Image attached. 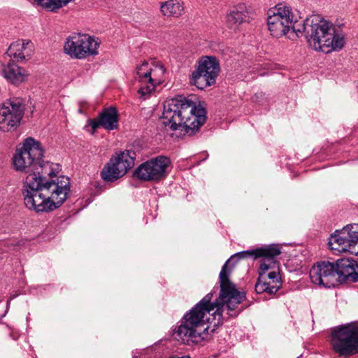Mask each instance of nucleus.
I'll list each match as a JSON object with an SVG mask.
<instances>
[{
	"instance_id": "obj_1",
	"label": "nucleus",
	"mask_w": 358,
	"mask_h": 358,
	"mask_svg": "<svg viewBox=\"0 0 358 358\" xmlns=\"http://www.w3.org/2000/svg\"><path fill=\"white\" fill-rule=\"evenodd\" d=\"M229 273L225 265L220 273V293L212 302L213 292L207 294L182 318L180 324L173 330V336L181 343L190 345L208 340L215 328L223 322V313L228 317H237L242 309L238 306L245 299L234 284L227 278Z\"/></svg>"
},
{
	"instance_id": "obj_2",
	"label": "nucleus",
	"mask_w": 358,
	"mask_h": 358,
	"mask_svg": "<svg viewBox=\"0 0 358 358\" xmlns=\"http://www.w3.org/2000/svg\"><path fill=\"white\" fill-rule=\"evenodd\" d=\"M206 114L205 108L200 103L178 96L164 102L163 124L166 130H184L192 134L206 122Z\"/></svg>"
},
{
	"instance_id": "obj_3",
	"label": "nucleus",
	"mask_w": 358,
	"mask_h": 358,
	"mask_svg": "<svg viewBox=\"0 0 358 358\" xmlns=\"http://www.w3.org/2000/svg\"><path fill=\"white\" fill-rule=\"evenodd\" d=\"M310 45L317 51L329 53L338 51L345 44L344 36L336 31L334 24L318 15L307 17L302 26Z\"/></svg>"
},
{
	"instance_id": "obj_4",
	"label": "nucleus",
	"mask_w": 358,
	"mask_h": 358,
	"mask_svg": "<svg viewBox=\"0 0 358 358\" xmlns=\"http://www.w3.org/2000/svg\"><path fill=\"white\" fill-rule=\"evenodd\" d=\"M26 177V189L23 191L24 199L35 201L36 198L42 201H65L70 194L69 178L60 176L56 180L44 182L39 171L27 173Z\"/></svg>"
},
{
	"instance_id": "obj_5",
	"label": "nucleus",
	"mask_w": 358,
	"mask_h": 358,
	"mask_svg": "<svg viewBox=\"0 0 358 358\" xmlns=\"http://www.w3.org/2000/svg\"><path fill=\"white\" fill-rule=\"evenodd\" d=\"M267 26L271 34L276 38L285 36L291 29L296 35L302 33L300 29H296L294 24L297 16L291 6L285 3H278L268 10L267 13Z\"/></svg>"
},
{
	"instance_id": "obj_6",
	"label": "nucleus",
	"mask_w": 358,
	"mask_h": 358,
	"mask_svg": "<svg viewBox=\"0 0 358 358\" xmlns=\"http://www.w3.org/2000/svg\"><path fill=\"white\" fill-rule=\"evenodd\" d=\"M265 254L262 256L259 268V278L255 285V291L258 294L266 292L269 294H275L281 287L279 262L275 257Z\"/></svg>"
},
{
	"instance_id": "obj_7",
	"label": "nucleus",
	"mask_w": 358,
	"mask_h": 358,
	"mask_svg": "<svg viewBox=\"0 0 358 358\" xmlns=\"http://www.w3.org/2000/svg\"><path fill=\"white\" fill-rule=\"evenodd\" d=\"M330 344L334 352L344 357L358 353V322L334 329L331 334Z\"/></svg>"
},
{
	"instance_id": "obj_8",
	"label": "nucleus",
	"mask_w": 358,
	"mask_h": 358,
	"mask_svg": "<svg viewBox=\"0 0 358 358\" xmlns=\"http://www.w3.org/2000/svg\"><path fill=\"white\" fill-rule=\"evenodd\" d=\"M164 73L165 68L161 63L151 66L143 62L138 66L134 79L140 97L143 99L148 98L155 87L163 82Z\"/></svg>"
},
{
	"instance_id": "obj_9",
	"label": "nucleus",
	"mask_w": 358,
	"mask_h": 358,
	"mask_svg": "<svg viewBox=\"0 0 358 358\" xmlns=\"http://www.w3.org/2000/svg\"><path fill=\"white\" fill-rule=\"evenodd\" d=\"M43 154L44 150L41 143L29 137L23 141L22 146L15 150L13 157L14 169L25 173L34 171Z\"/></svg>"
},
{
	"instance_id": "obj_10",
	"label": "nucleus",
	"mask_w": 358,
	"mask_h": 358,
	"mask_svg": "<svg viewBox=\"0 0 358 358\" xmlns=\"http://www.w3.org/2000/svg\"><path fill=\"white\" fill-rule=\"evenodd\" d=\"M135 158L136 153L132 150L115 153L101 170V178L108 182L117 180L134 166Z\"/></svg>"
},
{
	"instance_id": "obj_11",
	"label": "nucleus",
	"mask_w": 358,
	"mask_h": 358,
	"mask_svg": "<svg viewBox=\"0 0 358 358\" xmlns=\"http://www.w3.org/2000/svg\"><path fill=\"white\" fill-rule=\"evenodd\" d=\"M98 38L87 34H76L69 36L64 44V51L73 59H83L98 54Z\"/></svg>"
},
{
	"instance_id": "obj_12",
	"label": "nucleus",
	"mask_w": 358,
	"mask_h": 358,
	"mask_svg": "<svg viewBox=\"0 0 358 358\" xmlns=\"http://www.w3.org/2000/svg\"><path fill=\"white\" fill-rule=\"evenodd\" d=\"M220 71L219 61L213 56L202 57L192 73L190 83L203 90L215 83Z\"/></svg>"
},
{
	"instance_id": "obj_13",
	"label": "nucleus",
	"mask_w": 358,
	"mask_h": 358,
	"mask_svg": "<svg viewBox=\"0 0 358 358\" xmlns=\"http://www.w3.org/2000/svg\"><path fill=\"white\" fill-rule=\"evenodd\" d=\"M22 99L13 97L0 105V130L8 132L15 130L20 125L24 113Z\"/></svg>"
},
{
	"instance_id": "obj_14",
	"label": "nucleus",
	"mask_w": 358,
	"mask_h": 358,
	"mask_svg": "<svg viewBox=\"0 0 358 358\" xmlns=\"http://www.w3.org/2000/svg\"><path fill=\"white\" fill-rule=\"evenodd\" d=\"M329 248L335 252H349L358 255V224H349L341 230H336L329 238Z\"/></svg>"
},
{
	"instance_id": "obj_15",
	"label": "nucleus",
	"mask_w": 358,
	"mask_h": 358,
	"mask_svg": "<svg viewBox=\"0 0 358 358\" xmlns=\"http://www.w3.org/2000/svg\"><path fill=\"white\" fill-rule=\"evenodd\" d=\"M170 164L169 157L159 155L141 164L136 169L134 175L142 180L158 181L166 176Z\"/></svg>"
},
{
	"instance_id": "obj_16",
	"label": "nucleus",
	"mask_w": 358,
	"mask_h": 358,
	"mask_svg": "<svg viewBox=\"0 0 358 358\" xmlns=\"http://www.w3.org/2000/svg\"><path fill=\"white\" fill-rule=\"evenodd\" d=\"M309 275L313 283L324 287H334L339 282L335 262L329 261L317 262L311 267Z\"/></svg>"
},
{
	"instance_id": "obj_17",
	"label": "nucleus",
	"mask_w": 358,
	"mask_h": 358,
	"mask_svg": "<svg viewBox=\"0 0 358 358\" xmlns=\"http://www.w3.org/2000/svg\"><path fill=\"white\" fill-rule=\"evenodd\" d=\"M281 253L280 247L278 245L272 244L269 245H266L264 247L258 248L254 250H245L237 252L234 255L229 259L225 264L223 265L222 268L227 265V271L229 273L227 275V278L229 280V277L231 273L232 267H229V265L231 261L234 259H245V258H253L255 259L262 257V256L265 254H267L271 256L273 255H280Z\"/></svg>"
},
{
	"instance_id": "obj_18",
	"label": "nucleus",
	"mask_w": 358,
	"mask_h": 358,
	"mask_svg": "<svg viewBox=\"0 0 358 358\" xmlns=\"http://www.w3.org/2000/svg\"><path fill=\"white\" fill-rule=\"evenodd\" d=\"M88 122L92 127L93 133L101 127L109 131L116 129L118 127L117 111L113 107L105 108L99 114L98 118L90 119Z\"/></svg>"
},
{
	"instance_id": "obj_19",
	"label": "nucleus",
	"mask_w": 358,
	"mask_h": 358,
	"mask_svg": "<svg viewBox=\"0 0 358 358\" xmlns=\"http://www.w3.org/2000/svg\"><path fill=\"white\" fill-rule=\"evenodd\" d=\"M339 282L343 280L358 281V264L352 259H341L335 262Z\"/></svg>"
},
{
	"instance_id": "obj_20",
	"label": "nucleus",
	"mask_w": 358,
	"mask_h": 358,
	"mask_svg": "<svg viewBox=\"0 0 358 358\" xmlns=\"http://www.w3.org/2000/svg\"><path fill=\"white\" fill-rule=\"evenodd\" d=\"M33 50L34 45L31 41L21 40L10 44L8 49V54L17 62H22L31 57Z\"/></svg>"
},
{
	"instance_id": "obj_21",
	"label": "nucleus",
	"mask_w": 358,
	"mask_h": 358,
	"mask_svg": "<svg viewBox=\"0 0 358 358\" xmlns=\"http://www.w3.org/2000/svg\"><path fill=\"white\" fill-rule=\"evenodd\" d=\"M2 75L11 83L18 85L24 81L26 77L28 76V73L24 69L20 67L13 62L10 61L7 66L3 68Z\"/></svg>"
},
{
	"instance_id": "obj_22",
	"label": "nucleus",
	"mask_w": 358,
	"mask_h": 358,
	"mask_svg": "<svg viewBox=\"0 0 358 358\" xmlns=\"http://www.w3.org/2000/svg\"><path fill=\"white\" fill-rule=\"evenodd\" d=\"M248 12L244 5H239L231 10L227 15L226 22L230 29L236 30L240 24L246 20Z\"/></svg>"
},
{
	"instance_id": "obj_23",
	"label": "nucleus",
	"mask_w": 358,
	"mask_h": 358,
	"mask_svg": "<svg viewBox=\"0 0 358 358\" xmlns=\"http://www.w3.org/2000/svg\"><path fill=\"white\" fill-rule=\"evenodd\" d=\"M160 10L164 16L178 17L183 13V2L181 0H168L161 3Z\"/></svg>"
},
{
	"instance_id": "obj_24",
	"label": "nucleus",
	"mask_w": 358,
	"mask_h": 358,
	"mask_svg": "<svg viewBox=\"0 0 358 358\" xmlns=\"http://www.w3.org/2000/svg\"><path fill=\"white\" fill-rule=\"evenodd\" d=\"M34 170L39 171L40 175L42 176L43 179L45 180V176L50 177L55 176L60 171L61 166L58 164L45 162L41 159Z\"/></svg>"
},
{
	"instance_id": "obj_25",
	"label": "nucleus",
	"mask_w": 358,
	"mask_h": 358,
	"mask_svg": "<svg viewBox=\"0 0 358 358\" xmlns=\"http://www.w3.org/2000/svg\"><path fill=\"white\" fill-rule=\"evenodd\" d=\"M62 203H25L27 208L34 210L36 213L50 212L61 206Z\"/></svg>"
},
{
	"instance_id": "obj_26",
	"label": "nucleus",
	"mask_w": 358,
	"mask_h": 358,
	"mask_svg": "<svg viewBox=\"0 0 358 358\" xmlns=\"http://www.w3.org/2000/svg\"><path fill=\"white\" fill-rule=\"evenodd\" d=\"M79 108H78V113L80 114L85 113V108L87 106V102L85 101H80L78 102Z\"/></svg>"
},
{
	"instance_id": "obj_27",
	"label": "nucleus",
	"mask_w": 358,
	"mask_h": 358,
	"mask_svg": "<svg viewBox=\"0 0 358 358\" xmlns=\"http://www.w3.org/2000/svg\"><path fill=\"white\" fill-rule=\"evenodd\" d=\"M297 358H300V357H297Z\"/></svg>"
}]
</instances>
